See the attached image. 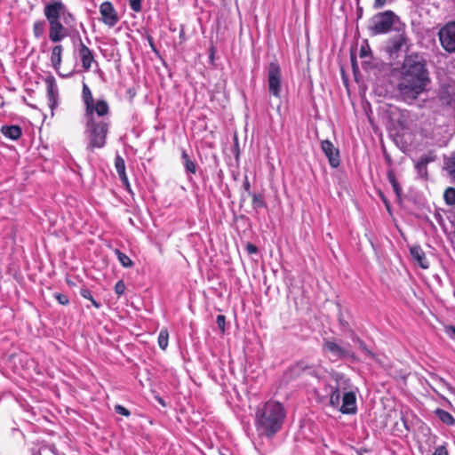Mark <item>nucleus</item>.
<instances>
[{
	"label": "nucleus",
	"mask_w": 455,
	"mask_h": 455,
	"mask_svg": "<svg viewBox=\"0 0 455 455\" xmlns=\"http://www.w3.org/2000/svg\"><path fill=\"white\" fill-rule=\"evenodd\" d=\"M430 84L427 61L419 53L405 56L399 70L396 86L398 96L405 102H413Z\"/></svg>",
	"instance_id": "f257e3e1"
},
{
	"label": "nucleus",
	"mask_w": 455,
	"mask_h": 455,
	"mask_svg": "<svg viewBox=\"0 0 455 455\" xmlns=\"http://www.w3.org/2000/svg\"><path fill=\"white\" fill-rule=\"evenodd\" d=\"M44 15L49 26V39L60 43L68 36V28L76 26V19L61 0L44 2Z\"/></svg>",
	"instance_id": "f03ea898"
},
{
	"label": "nucleus",
	"mask_w": 455,
	"mask_h": 455,
	"mask_svg": "<svg viewBox=\"0 0 455 455\" xmlns=\"http://www.w3.org/2000/svg\"><path fill=\"white\" fill-rule=\"evenodd\" d=\"M334 385H325L324 391L330 395L329 403L343 414H355L356 412V397L355 392L350 390V379L344 374L334 372L331 374Z\"/></svg>",
	"instance_id": "7ed1b4c3"
},
{
	"label": "nucleus",
	"mask_w": 455,
	"mask_h": 455,
	"mask_svg": "<svg viewBox=\"0 0 455 455\" xmlns=\"http://www.w3.org/2000/svg\"><path fill=\"white\" fill-rule=\"evenodd\" d=\"M109 114L100 116L96 113L84 114V137L86 149L93 151L106 145L107 136L110 126Z\"/></svg>",
	"instance_id": "20e7f679"
},
{
	"label": "nucleus",
	"mask_w": 455,
	"mask_h": 455,
	"mask_svg": "<svg viewBox=\"0 0 455 455\" xmlns=\"http://www.w3.org/2000/svg\"><path fill=\"white\" fill-rule=\"evenodd\" d=\"M285 413L283 405L268 401L257 413V425L266 435H272L282 427Z\"/></svg>",
	"instance_id": "39448f33"
},
{
	"label": "nucleus",
	"mask_w": 455,
	"mask_h": 455,
	"mask_svg": "<svg viewBox=\"0 0 455 455\" xmlns=\"http://www.w3.org/2000/svg\"><path fill=\"white\" fill-rule=\"evenodd\" d=\"M398 17L392 11H385L374 15L371 20L369 30L371 36L387 33L392 28L395 20Z\"/></svg>",
	"instance_id": "423d86ee"
},
{
	"label": "nucleus",
	"mask_w": 455,
	"mask_h": 455,
	"mask_svg": "<svg viewBox=\"0 0 455 455\" xmlns=\"http://www.w3.org/2000/svg\"><path fill=\"white\" fill-rule=\"evenodd\" d=\"M82 99L84 103V114L96 113L100 116L109 114V107L105 100H94L89 86L84 83L82 90Z\"/></svg>",
	"instance_id": "0eeeda50"
},
{
	"label": "nucleus",
	"mask_w": 455,
	"mask_h": 455,
	"mask_svg": "<svg viewBox=\"0 0 455 455\" xmlns=\"http://www.w3.org/2000/svg\"><path fill=\"white\" fill-rule=\"evenodd\" d=\"M267 84L271 95L280 98L282 90L281 68L277 62L273 61L267 68Z\"/></svg>",
	"instance_id": "6e6552de"
},
{
	"label": "nucleus",
	"mask_w": 455,
	"mask_h": 455,
	"mask_svg": "<svg viewBox=\"0 0 455 455\" xmlns=\"http://www.w3.org/2000/svg\"><path fill=\"white\" fill-rule=\"evenodd\" d=\"M442 47L450 53L455 52V21L446 23L438 32Z\"/></svg>",
	"instance_id": "1a4fd4ad"
},
{
	"label": "nucleus",
	"mask_w": 455,
	"mask_h": 455,
	"mask_svg": "<svg viewBox=\"0 0 455 455\" xmlns=\"http://www.w3.org/2000/svg\"><path fill=\"white\" fill-rule=\"evenodd\" d=\"M289 373L292 378H299L303 374L318 378L320 368L318 365L311 363L306 359H302L290 367Z\"/></svg>",
	"instance_id": "9d476101"
},
{
	"label": "nucleus",
	"mask_w": 455,
	"mask_h": 455,
	"mask_svg": "<svg viewBox=\"0 0 455 455\" xmlns=\"http://www.w3.org/2000/svg\"><path fill=\"white\" fill-rule=\"evenodd\" d=\"M323 348L329 352L334 360L355 357L354 353L349 348L339 345L334 339H324Z\"/></svg>",
	"instance_id": "9b49d317"
},
{
	"label": "nucleus",
	"mask_w": 455,
	"mask_h": 455,
	"mask_svg": "<svg viewBox=\"0 0 455 455\" xmlns=\"http://www.w3.org/2000/svg\"><path fill=\"white\" fill-rule=\"evenodd\" d=\"M100 20L110 28L115 27L119 21L117 12L109 1H105L100 5Z\"/></svg>",
	"instance_id": "f8f14e48"
},
{
	"label": "nucleus",
	"mask_w": 455,
	"mask_h": 455,
	"mask_svg": "<svg viewBox=\"0 0 455 455\" xmlns=\"http://www.w3.org/2000/svg\"><path fill=\"white\" fill-rule=\"evenodd\" d=\"M407 41L408 38L404 32L395 35L387 41L386 46L387 52L390 56L397 55V53L403 50V46L406 45Z\"/></svg>",
	"instance_id": "ddd939ff"
},
{
	"label": "nucleus",
	"mask_w": 455,
	"mask_h": 455,
	"mask_svg": "<svg viewBox=\"0 0 455 455\" xmlns=\"http://www.w3.org/2000/svg\"><path fill=\"white\" fill-rule=\"evenodd\" d=\"M321 148L327 157L330 165L337 168L340 164L339 149L329 140L322 141Z\"/></svg>",
	"instance_id": "4468645a"
},
{
	"label": "nucleus",
	"mask_w": 455,
	"mask_h": 455,
	"mask_svg": "<svg viewBox=\"0 0 455 455\" xmlns=\"http://www.w3.org/2000/svg\"><path fill=\"white\" fill-rule=\"evenodd\" d=\"M438 97L444 105L451 106L455 104V82L442 84L439 89Z\"/></svg>",
	"instance_id": "2eb2a0df"
},
{
	"label": "nucleus",
	"mask_w": 455,
	"mask_h": 455,
	"mask_svg": "<svg viewBox=\"0 0 455 455\" xmlns=\"http://www.w3.org/2000/svg\"><path fill=\"white\" fill-rule=\"evenodd\" d=\"M79 44L77 47V52L79 58L82 62V67L85 71H88L92 62L95 61L93 52L91 49H89L82 41L81 37L79 36Z\"/></svg>",
	"instance_id": "dca6fc26"
},
{
	"label": "nucleus",
	"mask_w": 455,
	"mask_h": 455,
	"mask_svg": "<svg viewBox=\"0 0 455 455\" xmlns=\"http://www.w3.org/2000/svg\"><path fill=\"white\" fill-rule=\"evenodd\" d=\"M436 156L434 153L429 152L426 155H422L420 158L415 162V169L420 178H427V164L434 162Z\"/></svg>",
	"instance_id": "f3484780"
},
{
	"label": "nucleus",
	"mask_w": 455,
	"mask_h": 455,
	"mask_svg": "<svg viewBox=\"0 0 455 455\" xmlns=\"http://www.w3.org/2000/svg\"><path fill=\"white\" fill-rule=\"evenodd\" d=\"M410 253L413 260L423 269L429 267V262L426 254L419 245H413L410 248Z\"/></svg>",
	"instance_id": "a211bd4d"
},
{
	"label": "nucleus",
	"mask_w": 455,
	"mask_h": 455,
	"mask_svg": "<svg viewBox=\"0 0 455 455\" xmlns=\"http://www.w3.org/2000/svg\"><path fill=\"white\" fill-rule=\"evenodd\" d=\"M47 99L49 107L52 111L57 106L58 88L52 80L47 81Z\"/></svg>",
	"instance_id": "6ab92c4d"
},
{
	"label": "nucleus",
	"mask_w": 455,
	"mask_h": 455,
	"mask_svg": "<svg viewBox=\"0 0 455 455\" xmlns=\"http://www.w3.org/2000/svg\"><path fill=\"white\" fill-rule=\"evenodd\" d=\"M4 136L12 140H18L21 136V128L18 125H4L1 128Z\"/></svg>",
	"instance_id": "aec40b11"
},
{
	"label": "nucleus",
	"mask_w": 455,
	"mask_h": 455,
	"mask_svg": "<svg viewBox=\"0 0 455 455\" xmlns=\"http://www.w3.org/2000/svg\"><path fill=\"white\" fill-rule=\"evenodd\" d=\"M181 160L182 164L185 167V170L188 173L195 174L196 172V163L190 158L188 154L185 149L181 150Z\"/></svg>",
	"instance_id": "412c9836"
},
{
	"label": "nucleus",
	"mask_w": 455,
	"mask_h": 455,
	"mask_svg": "<svg viewBox=\"0 0 455 455\" xmlns=\"http://www.w3.org/2000/svg\"><path fill=\"white\" fill-rule=\"evenodd\" d=\"M435 414L443 424L447 426L455 425V418L450 412L438 408L435 411Z\"/></svg>",
	"instance_id": "4be33fe9"
},
{
	"label": "nucleus",
	"mask_w": 455,
	"mask_h": 455,
	"mask_svg": "<svg viewBox=\"0 0 455 455\" xmlns=\"http://www.w3.org/2000/svg\"><path fill=\"white\" fill-rule=\"evenodd\" d=\"M63 48L60 44H57L52 48L51 54V61L55 69H58L61 64V54Z\"/></svg>",
	"instance_id": "5701e85b"
},
{
	"label": "nucleus",
	"mask_w": 455,
	"mask_h": 455,
	"mask_svg": "<svg viewBox=\"0 0 455 455\" xmlns=\"http://www.w3.org/2000/svg\"><path fill=\"white\" fill-rule=\"evenodd\" d=\"M115 167L119 178H124L126 180L125 163L123 157H121L119 155L116 156Z\"/></svg>",
	"instance_id": "b1692460"
},
{
	"label": "nucleus",
	"mask_w": 455,
	"mask_h": 455,
	"mask_svg": "<svg viewBox=\"0 0 455 455\" xmlns=\"http://www.w3.org/2000/svg\"><path fill=\"white\" fill-rule=\"evenodd\" d=\"M250 196H251L252 198L251 204L253 209L259 210L267 207V204L262 195L252 193L251 195H250Z\"/></svg>",
	"instance_id": "393cba45"
},
{
	"label": "nucleus",
	"mask_w": 455,
	"mask_h": 455,
	"mask_svg": "<svg viewBox=\"0 0 455 455\" xmlns=\"http://www.w3.org/2000/svg\"><path fill=\"white\" fill-rule=\"evenodd\" d=\"M115 253L117 256V259H118L120 264L124 267H132V265H133L132 260L125 253L122 252L118 249H116L115 251Z\"/></svg>",
	"instance_id": "a878e982"
},
{
	"label": "nucleus",
	"mask_w": 455,
	"mask_h": 455,
	"mask_svg": "<svg viewBox=\"0 0 455 455\" xmlns=\"http://www.w3.org/2000/svg\"><path fill=\"white\" fill-rule=\"evenodd\" d=\"M169 332L167 329H162L158 335V345L160 348L165 350L168 347Z\"/></svg>",
	"instance_id": "bb28decb"
},
{
	"label": "nucleus",
	"mask_w": 455,
	"mask_h": 455,
	"mask_svg": "<svg viewBox=\"0 0 455 455\" xmlns=\"http://www.w3.org/2000/svg\"><path fill=\"white\" fill-rule=\"evenodd\" d=\"M387 179H388V181L390 182V184L392 185L393 189H394L395 193L396 194V196H400L401 192H402V188L399 185V183L395 178V175L392 171H388Z\"/></svg>",
	"instance_id": "cd10ccee"
},
{
	"label": "nucleus",
	"mask_w": 455,
	"mask_h": 455,
	"mask_svg": "<svg viewBox=\"0 0 455 455\" xmlns=\"http://www.w3.org/2000/svg\"><path fill=\"white\" fill-rule=\"evenodd\" d=\"M44 33V21L37 20L33 24V34L36 38H40Z\"/></svg>",
	"instance_id": "c85d7f7f"
},
{
	"label": "nucleus",
	"mask_w": 455,
	"mask_h": 455,
	"mask_svg": "<svg viewBox=\"0 0 455 455\" xmlns=\"http://www.w3.org/2000/svg\"><path fill=\"white\" fill-rule=\"evenodd\" d=\"M445 169L455 181V153L452 154L445 163Z\"/></svg>",
	"instance_id": "c756f323"
},
{
	"label": "nucleus",
	"mask_w": 455,
	"mask_h": 455,
	"mask_svg": "<svg viewBox=\"0 0 455 455\" xmlns=\"http://www.w3.org/2000/svg\"><path fill=\"white\" fill-rule=\"evenodd\" d=\"M444 201L449 205L455 204V188H448L443 194Z\"/></svg>",
	"instance_id": "7c9ffc66"
},
{
	"label": "nucleus",
	"mask_w": 455,
	"mask_h": 455,
	"mask_svg": "<svg viewBox=\"0 0 455 455\" xmlns=\"http://www.w3.org/2000/svg\"><path fill=\"white\" fill-rule=\"evenodd\" d=\"M371 47H370L369 44L367 43V41H365L363 43V44L360 47L359 56L362 59H365V58L371 57Z\"/></svg>",
	"instance_id": "2f4dec72"
},
{
	"label": "nucleus",
	"mask_w": 455,
	"mask_h": 455,
	"mask_svg": "<svg viewBox=\"0 0 455 455\" xmlns=\"http://www.w3.org/2000/svg\"><path fill=\"white\" fill-rule=\"evenodd\" d=\"M142 0H129V4L132 11L135 12H140L142 9L141 5Z\"/></svg>",
	"instance_id": "473e14b6"
},
{
	"label": "nucleus",
	"mask_w": 455,
	"mask_h": 455,
	"mask_svg": "<svg viewBox=\"0 0 455 455\" xmlns=\"http://www.w3.org/2000/svg\"><path fill=\"white\" fill-rule=\"evenodd\" d=\"M54 298L60 305L66 306L69 303L68 296L63 293L57 292L54 294Z\"/></svg>",
	"instance_id": "72a5a7b5"
},
{
	"label": "nucleus",
	"mask_w": 455,
	"mask_h": 455,
	"mask_svg": "<svg viewBox=\"0 0 455 455\" xmlns=\"http://www.w3.org/2000/svg\"><path fill=\"white\" fill-rule=\"evenodd\" d=\"M124 291H125V284H124V281H122V280L118 281L115 285V292L118 296H121L124 293Z\"/></svg>",
	"instance_id": "f704fd0d"
},
{
	"label": "nucleus",
	"mask_w": 455,
	"mask_h": 455,
	"mask_svg": "<svg viewBox=\"0 0 455 455\" xmlns=\"http://www.w3.org/2000/svg\"><path fill=\"white\" fill-rule=\"evenodd\" d=\"M115 411L120 415L128 417L130 416V411L124 407L123 405L117 404L115 406Z\"/></svg>",
	"instance_id": "c9c22d12"
},
{
	"label": "nucleus",
	"mask_w": 455,
	"mask_h": 455,
	"mask_svg": "<svg viewBox=\"0 0 455 455\" xmlns=\"http://www.w3.org/2000/svg\"><path fill=\"white\" fill-rule=\"evenodd\" d=\"M216 323L221 331H225L226 317L223 315H217Z\"/></svg>",
	"instance_id": "e433bc0d"
},
{
	"label": "nucleus",
	"mask_w": 455,
	"mask_h": 455,
	"mask_svg": "<svg viewBox=\"0 0 455 455\" xmlns=\"http://www.w3.org/2000/svg\"><path fill=\"white\" fill-rule=\"evenodd\" d=\"M355 340L358 342L360 348L368 355L373 356V354L371 350H369L365 345V343L359 338H356Z\"/></svg>",
	"instance_id": "4c0bfd02"
},
{
	"label": "nucleus",
	"mask_w": 455,
	"mask_h": 455,
	"mask_svg": "<svg viewBox=\"0 0 455 455\" xmlns=\"http://www.w3.org/2000/svg\"><path fill=\"white\" fill-rule=\"evenodd\" d=\"M432 455H449L445 446L441 445L435 448Z\"/></svg>",
	"instance_id": "58836bf2"
},
{
	"label": "nucleus",
	"mask_w": 455,
	"mask_h": 455,
	"mask_svg": "<svg viewBox=\"0 0 455 455\" xmlns=\"http://www.w3.org/2000/svg\"><path fill=\"white\" fill-rule=\"evenodd\" d=\"M446 334L452 339L455 340V326L448 325L445 327Z\"/></svg>",
	"instance_id": "ea45409f"
},
{
	"label": "nucleus",
	"mask_w": 455,
	"mask_h": 455,
	"mask_svg": "<svg viewBox=\"0 0 455 455\" xmlns=\"http://www.w3.org/2000/svg\"><path fill=\"white\" fill-rule=\"evenodd\" d=\"M243 187L245 192L248 194V196L252 194L251 191V184L247 176L244 177Z\"/></svg>",
	"instance_id": "a19ab883"
},
{
	"label": "nucleus",
	"mask_w": 455,
	"mask_h": 455,
	"mask_svg": "<svg viewBox=\"0 0 455 455\" xmlns=\"http://www.w3.org/2000/svg\"><path fill=\"white\" fill-rule=\"evenodd\" d=\"M80 293H81V296H82L83 298L87 299H89L90 301L93 299V297H92V294L91 291H90V290H88V289H82V290H81V291H80Z\"/></svg>",
	"instance_id": "79ce46f5"
},
{
	"label": "nucleus",
	"mask_w": 455,
	"mask_h": 455,
	"mask_svg": "<svg viewBox=\"0 0 455 455\" xmlns=\"http://www.w3.org/2000/svg\"><path fill=\"white\" fill-rule=\"evenodd\" d=\"M246 251L249 254H253V253H256L258 251V248L256 245L252 244V243H247L246 245Z\"/></svg>",
	"instance_id": "37998d69"
},
{
	"label": "nucleus",
	"mask_w": 455,
	"mask_h": 455,
	"mask_svg": "<svg viewBox=\"0 0 455 455\" xmlns=\"http://www.w3.org/2000/svg\"><path fill=\"white\" fill-rule=\"evenodd\" d=\"M123 185L125 187V188L128 190V191H131V186H130V182H129V180H128V177L126 176V180H124V178H120Z\"/></svg>",
	"instance_id": "c03bdc74"
},
{
	"label": "nucleus",
	"mask_w": 455,
	"mask_h": 455,
	"mask_svg": "<svg viewBox=\"0 0 455 455\" xmlns=\"http://www.w3.org/2000/svg\"><path fill=\"white\" fill-rule=\"evenodd\" d=\"M387 0H375L374 6L376 8H381L386 4Z\"/></svg>",
	"instance_id": "a18cd8bd"
},
{
	"label": "nucleus",
	"mask_w": 455,
	"mask_h": 455,
	"mask_svg": "<svg viewBox=\"0 0 455 455\" xmlns=\"http://www.w3.org/2000/svg\"><path fill=\"white\" fill-rule=\"evenodd\" d=\"M91 302L93 305V307H95L96 308H100V304L98 301H96L94 299H92L91 300Z\"/></svg>",
	"instance_id": "49530a36"
},
{
	"label": "nucleus",
	"mask_w": 455,
	"mask_h": 455,
	"mask_svg": "<svg viewBox=\"0 0 455 455\" xmlns=\"http://www.w3.org/2000/svg\"><path fill=\"white\" fill-rule=\"evenodd\" d=\"M351 62H352L353 68H355V65H356L355 64L356 60H355V57L353 54H351Z\"/></svg>",
	"instance_id": "de8ad7c7"
}]
</instances>
